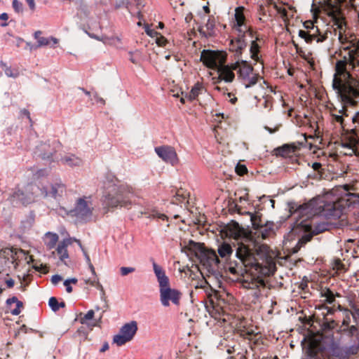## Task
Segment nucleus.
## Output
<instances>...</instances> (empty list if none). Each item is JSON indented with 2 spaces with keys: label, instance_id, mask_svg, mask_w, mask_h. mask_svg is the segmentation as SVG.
I'll return each instance as SVG.
<instances>
[{
  "label": "nucleus",
  "instance_id": "14",
  "mask_svg": "<svg viewBox=\"0 0 359 359\" xmlns=\"http://www.w3.org/2000/svg\"><path fill=\"white\" fill-rule=\"evenodd\" d=\"M250 36L252 39L250 47V57L253 60L258 62L259 60V53L260 50V46L258 44L259 39L255 32H253L252 36Z\"/></svg>",
  "mask_w": 359,
  "mask_h": 359
},
{
  "label": "nucleus",
  "instance_id": "4",
  "mask_svg": "<svg viewBox=\"0 0 359 359\" xmlns=\"http://www.w3.org/2000/svg\"><path fill=\"white\" fill-rule=\"evenodd\" d=\"M201 61L209 69H217L224 64L226 55L222 51L203 50L201 53Z\"/></svg>",
  "mask_w": 359,
  "mask_h": 359
},
{
  "label": "nucleus",
  "instance_id": "35",
  "mask_svg": "<svg viewBox=\"0 0 359 359\" xmlns=\"http://www.w3.org/2000/svg\"><path fill=\"white\" fill-rule=\"evenodd\" d=\"M121 273L122 276H126L127 274L135 271V268L133 267H121L120 269Z\"/></svg>",
  "mask_w": 359,
  "mask_h": 359
},
{
  "label": "nucleus",
  "instance_id": "51",
  "mask_svg": "<svg viewBox=\"0 0 359 359\" xmlns=\"http://www.w3.org/2000/svg\"><path fill=\"white\" fill-rule=\"evenodd\" d=\"M330 110H334L336 112V114H339V110L337 111L335 107H334L333 109H330Z\"/></svg>",
  "mask_w": 359,
  "mask_h": 359
},
{
  "label": "nucleus",
  "instance_id": "26",
  "mask_svg": "<svg viewBox=\"0 0 359 359\" xmlns=\"http://www.w3.org/2000/svg\"><path fill=\"white\" fill-rule=\"evenodd\" d=\"M76 210L81 214H86L89 212L86 201L83 199H80L78 202Z\"/></svg>",
  "mask_w": 359,
  "mask_h": 359
},
{
  "label": "nucleus",
  "instance_id": "34",
  "mask_svg": "<svg viewBox=\"0 0 359 359\" xmlns=\"http://www.w3.org/2000/svg\"><path fill=\"white\" fill-rule=\"evenodd\" d=\"M236 172L238 175H243L248 171L247 168L245 165L238 164L236 166Z\"/></svg>",
  "mask_w": 359,
  "mask_h": 359
},
{
  "label": "nucleus",
  "instance_id": "23",
  "mask_svg": "<svg viewBox=\"0 0 359 359\" xmlns=\"http://www.w3.org/2000/svg\"><path fill=\"white\" fill-rule=\"evenodd\" d=\"M330 114L333 117V120L340 124L343 123L344 116H347L344 107H342L341 109H339V114H336L334 110H330Z\"/></svg>",
  "mask_w": 359,
  "mask_h": 359
},
{
  "label": "nucleus",
  "instance_id": "12",
  "mask_svg": "<svg viewBox=\"0 0 359 359\" xmlns=\"http://www.w3.org/2000/svg\"><path fill=\"white\" fill-rule=\"evenodd\" d=\"M299 36L304 39L306 43H312L313 41L316 42H322L325 39V36L316 35V32L299 30Z\"/></svg>",
  "mask_w": 359,
  "mask_h": 359
},
{
  "label": "nucleus",
  "instance_id": "27",
  "mask_svg": "<svg viewBox=\"0 0 359 359\" xmlns=\"http://www.w3.org/2000/svg\"><path fill=\"white\" fill-rule=\"evenodd\" d=\"M215 26V24L214 20L208 19L207 23L202 29H205L206 34L211 35L214 31Z\"/></svg>",
  "mask_w": 359,
  "mask_h": 359
},
{
  "label": "nucleus",
  "instance_id": "37",
  "mask_svg": "<svg viewBox=\"0 0 359 359\" xmlns=\"http://www.w3.org/2000/svg\"><path fill=\"white\" fill-rule=\"evenodd\" d=\"M304 25L305 28L311 29L309 31L316 32H318V29L317 28L315 29L314 25H313V23L312 21H306L304 23Z\"/></svg>",
  "mask_w": 359,
  "mask_h": 359
},
{
  "label": "nucleus",
  "instance_id": "22",
  "mask_svg": "<svg viewBox=\"0 0 359 359\" xmlns=\"http://www.w3.org/2000/svg\"><path fill=\"white\" fill-rule=\"evenodd\" d=\"M218 253L221 257H226L231 255L232 248L230 244L223 243L218 248Z\"/></svg>",
  "mask_w": 359,
  "mask_h": 359
},
{
  "label": "nucleus",
  "instance_id": "20",
  "mask_svg": "<svg viewBox=\"0 0 359 359\" xmlns=\"http://www.w3.org/2000/svg\"><path fill=\"white\" fill-rule=\"evenodd\" d=\"M203 89V85L200 83H196L191 88V91L188 95H187V97L188 100L192 101L195 100L198 95L201 93Z\"/></svg>",
  "mask_w": 359,
  "mask_h": 359
},
{
  "label": "nucleus",
  "instance_id": "8",
  "mask_svg": "<svg viewBox=\"0 0 359 359\" xmlns=\"http://www.w3.org/2000/svg\"><path fill=\"white\" fill-rule=\"evenodd\" d=\"M137 330V325L135 321L126 323L121 328L119 333L114 337L113 342L118 346H122L133 338Z\"/></svg>",
  "mask_w": 359,
  "mask_h": 359
},
{
  "label": "nucleus",
  "instance_id": "46",
  "mask_svg": "<svg viewBox=\"0 0 359 359\" xmlns=\"http://www.w3.org/2000/svg\"><path fill=\"white\" fill-rule=\"evenodd\" d=\"M203 8L204 11H205L206 13H210V8H209V7H208V5L204 6L203 7Z\"/></svg>",
  "mask_w": 359,
  "mask_h": 359
},
{
  "label": "nucleus",
  "instance_id": "9",
  "mask_svg": "<svg viewBox=\"0 0 359 359\" xmlns=\"http://www.w3.org/2000/svg\"><path fill=\"white\" fill-rule=\"evenodd\" d=\"M155 151L161 158L172 165L177 164L179 162L177 154L173 147L169 146L158 147L155 148Z\"/></svg>",
  "mask_w": 359,
  "mask_h": 359
},
{
  "label": "nucleus",
  "instance_id": "17",
  "mask_svg": "<svg viewBox=\"0 0 359 359\" xmlns=\"http://www.w3.org/2000/svg\"><path fill=\"white\" fill-rule=\"evenodd\" d=\"M251 255L252 253L250 250L246 245L243 244H239L236 250V256L238 258L241 259L243 262H245L250 258Z\"/></svg>",
  "mask_w": 359,
  "mask_h": 359
},
{
  "label": "nucleus",
  "instance_id": "52",
  "mask_svg": "<svg viewBox=\"0 0 359 359\" xmlns=\"http://www.w3.org/2000/svg\"><path fill=\"white\" fill-rule=\"evenodd\" d=\"M236 100V97H234L233 99L231 100V102H233V103H234Z\"/></svg>",
  "mask_w": 359,
  "mask_h": 359
},
{
  "label": "nucleus",
  "instance_id": "21",
  "mask_svg": "<svg viewBox=\"0 0 359 359\" xmlns=\"http://www.w3.org/2000/svg\"><path fill=\"white\" fill-rule=\"evenodd\" d=\"M6 303L8 304H11L13 303H15L16 307L13 310L11 311V313L15 316H18L21 313L22 309L23 307V304L22 302L19 301L17 297H13L11 299H7Z\"/></svg>",
  "mask_w": 359,
  "mask_h": 359
},
{
  "label": "nucleus",
  "instance_id": "47",
  "mask_svg": "<svg viewBox=\"0 0 359 359\" xmlns=\"http://www.w3.org/2000/svg\"><path fill=\"white\" fill-rule=\"evenodd\" d=\"M7 285L9 287H11L13 286V280H8L7 281Z\"/></svg>",
  "mask_w": 359,
  "mask_h": 359
},
{
  "label": "nucleus",
  "instance_id": "48",
  "mask_svg": "<svg viewBox=\"0 0 359 359\" xmlns=\"http://www.w3.org/2000/svg\"><path fill=\"white\" fill-rule=\"evenodd\" d=\"M188 100V98L187 97V95L185 97H182L181 99H180V102L182 103V104H184L185 103V100Z\"/></svg>",
  "mask_w": 359,
  "mask_h": 359
},
{
  "label": "nucleus",
  "instance_id": "19",
  "mask_svg": "<svg viewBox=\"0 0 359 359\" xmlns=\"http://www.w3.org/2000/svg\"><path fill=\"white\" fill-rule=\"evenodd\" d=\"M90 269L91 271V276L88 278H85L84 281L86 285H90V286H95L98 287L100 286V282L99 278L97 277V275L95 273V268L93 266L90 264Z\"/></svg>",
  "mask_w": 359,
  "mask_h": 359
},
{
  "label": "nucleus",
  "instance_id": "54",
  "mask_svg": "<svg viewBox=\"0 0 359 359\" xmlns=\"http://www.w3.org/2000/svg\"><path fill=\"white\" fill-rule=\"evenodd\" d=\"M215 89L217 90H220L219 87H218V86L215 87Z\"/></svg>",
  "mask_w": 359,
  "mask_h": 359
},
{
  "label": "nucleus",
  "instance_id": "3",
  "mask_svg": "<svg viewBox=\"0 0 359 359\" xmlns=\"http://www.w3.org/2000/svg\"><path fill=\"white\" fill-rule=\"evenodd\" d=\"M153 267L159 283L161 301L163 305L165 306H169V301H172L175 304H178L180 293L175 290L170 288L168 278L161 266L154 263Z\"/></svg>",
  "mask_w": 359,
  "mask_h": 359
},
{
  "label": "nucleus",
  "instance_id": "56",
  "mask_svg": "<svg viewBox=\"0 0 359 359\" xmlns=\"http://www.w3.org/2000/svg\"><path fill=\"white\" fill-rule=\"evenodd\" d=\"M324 210H330V209L328 207H327V208H325Z\"/></svg>",
  "mask_w": 359,
  "mask_h": 359
},
{
  "label": "nucleus",
  "instance_id": "39",
  "mask_svg": "<svg viewBox=\"0 0 359 359\" xmlns=\"http://www.w3.org/2000/svg\"><path fill=\"white\" fill-rule=\"evenodd\" d=\"M62 280V277L60 275H54L51 278V283L53 285H57L59 282H60Z\"/></svg>",
  "mask_w": 359,
  "mask_h": 359
},
{
  "label": "nucleus",
  "instance_id": "32",
  "mask_svg": "<svg viewBox=\"0 0 359 359\" xmlns=\"http://www.w3.org/2000/svg\"><path fill=\"white\" fill-rule=\"evenodd\" d=\"M48 304L50 307L52 309V310L55 311L59 309L58 302L55 297H50L48 301Z\"/></svg>",
  "mask_w": 359,
  "mask_h": 359
},
{
  "label": "nucleus",
  "instance_id": "57",
  "mask_svg": "<svg viewBox=\"0 0 359 359\" xmlns=\"http://www.w3.org/2000/svg\"><path fill=\"white\" fill-rule=\"evenodd\" d=\"M273 359H279L277 356H275Z\"/></svg>",
  "mask_w": 359,
  "mask_h": 359
},
{
  "label": "nucleus",
  "instance_id": "16",
  "mask_svg": "<svg viewBox=\"0 0 359 359\" xmlns=\"http://www.w3.org/2000/svg\"><path fill=\"white\" fill-rule=\"evenodd\" d=\"M349 353L348 351L339 348H334L328 354L327 359H348Z\"/></svg>",
  "mask_w": 359,
  "mask_h": 359
},
{
  "label": "nucleus",
  "instance_id": "42",
  "mask_svg": "<svg viewBox=\"0 0 359 359\" xmlns=\"http://www.w3.org/2000/svg\"><path fill=\"white\" fill-rule=\"evenodd\" d=\"M27 2L28 3L29 7L32 8V9H34V7H35V4H34V0H26Z\"/></svg>",
  "mask_w": 359,
  "mask_h": 359
},
{
  "label": "nucleus",
  "instance_id": "30",
  "mask_svg": "<svg viewBox=\"0 0 359 359\" xmlns=\"http://www.w3.org/2000/svg\"><path fill=\"white\" fill-rule=\"evenodd\" d=\"M322 297L325 298L327 302L331 304L334 301V296L332 291L326 290L322 293Z\"/></svg>",
  "mask_w": 359,
  "mask_h": 359
},
{
  "label": "nucleus",
  "instance_id": "40",
  "mask_svg": "<svg viewBox=\"0 0 359 359\" xmlns=\"http://www.w3.org/2000/svg\"><path fill=\"white\" fill-rule=\"evenodd\" d=\"M311 237L312 236L311 235H306V236L302 237V239L299 241L298 245H302V244L306 243V242L310 241L311 239Z\"/></svg>",
  "mask_w": 359,
  "mask_h": 359
},
{
  "label": "nucleus",
  "instance_id": "44",
  "mask_svg": "<svg viewBox=\"0 0 359 359\" xmlns=\"http://www.w3.org/2000/svg\"><path fill=\"white\" fill-rule=\"evenodd\" d=\"M8 18V14L6 13H4L1 14V15H0V19H1V20H7Z\"/></svg>",
  "mask_w": 359,
  "mask_h": 359
},
{
  "label": "nucleus",
  "instance_id": "45",
  "mask_svg": "<svg viewBox=\"0 0 359 359\" xmlns=\"http://www.w3.org/2000/svg\"><path fill=\"white\" fill-rule=\"evenodd\" d=\"M352 120L353 122H355L357 121H359V112L357 113L353 118Z\"/></svg>",
  "mask_w": 359,
  "mask_h": 359
},
{
  "label": "nucleus",
  "instance_id": "49",
  "mask_svg": "<svg viewBox=\"0 0 359 359\" xmlns=\"http://www.w3.org/2000/svg\"><path fill=\"white\" fill-rule=\"evenodd\" d=\"M158 27L160 28V29H163L164 27V24L162 22H158Z\"/></svg>",
  "mask_w": 359,
  "mask_h": 359
},
{
  "label": "nucleus",
  "instance_id": "41",
  "mask_svg": "<svg viewBox=\"0 0 359 359\" xmlns=\"http://www.w3.org/2000/svg\"><path fill=\"white\" fill-rule=\"evenodd\" d=\"M276 8L277 11L279 13H280L281 15H283L284 16L286 15L287 11H286L285 8H282V7H278V6H276Z\"/></svg>",
  "mask_w": 359,
  "mask_h": 359
},
{
  "label": "nucleus",
  "instance_id": "53",
  "mask_svg": "<svg viewBox=\"0 0 359 359\" xmlns=\"http://www.w3.org/2000/svg\"><path fill=\"white\" fill-rule=\"evenodd\" d=\"M170 55H166V56H165V59H166V60H169V59H170Z\"/></svg>",
  "mask_w": 359,
  "mask_h": 359
},
{
  "label": "nucleus",
  "instance_id": "33",
  "mask_svg": "<svg viewBox=\"0 0 359 359\" xmlns=\"http://www.w3.org/2000/svg\"><path fill=\"white\" fill-rule=\"evenodd\" d=\"M156 43L159 46H165L168 41L167 39L162 35L159 34L156 39H155Z\"/></svg>",
  "mask_w": 359,
  "mask_h": 359
},
{
  "label": "nucleus",
  "instance_id": "10",
  "mask_svg": "<svg viewBox=\"0 0 359 359\" xmlns=\"http://www.w3.org/2000/svg\"><path fill=\"white\" fill-rule=\"evenodd\" d=\"M248 234L246 229L241 227L238 223L234 222H231L226 227V236L233 239L247 238Z\"/></svg>",
  "mask_w": 359,
  "mask_h": 359
},
{
  "label": "nucleus",
  "instance_id": "50",
  "mask_svg": "<svg viewBox=\"0 0 359 359\" xmlns=\"http://www.w3.org/2000/svg\"><path fill=\"white\" fill-rule=\"evenodd\" d=\"M108 349V345L107 344H105L104 345V346L101 349V351H104L105 350Z\"/></svg>",
  "mask_w": 359,
  "mask_h": 359
},
{
  "label": "nucleus",
  "instance_id": "38",
  "mask_svg": "<svg viewBox=\"0 0 359 359\" xmlns=\"http://www.w3.org/2000/svg\"><path fill=\"white\" fill-rule=\"evenodd\" d=\"M13 256V252L10 249H4V250H2L0 251V257H8V256Z\"/></svg>",
  "mask_w": 359,
  "mask_h": 359
},
{
  "label": "nucleus",
  "instance_id": "36",
  "mask_svg": "<svg viewBox=\"0 0 359 359\" xmlns=\"http://www.w3.org/2000/svg\"><path fill=\"white\" fill-rule=\"evenodd\" d=\"M13 6L17 12H20L22 10V4L18 0L13 1Z\"/></svg>",
  "mask_w": 359,
  "mask_h": 359
},
{
  "label": "nucleus",
  "instance_id": "29",
  "mask_svg": "<svg viewBox=\"0 0 359 359\" xmlns=\"http://www.w3.org/2000/svg\"><path fill=\"white\" fill-rule=\"evenodd\" d=\"M77 282L78 280L76 278H68L64 281V285L66 287V290L68 293H71L72 292V287L71 285H75Z\"/></svg>",
  "mask_w": 359,
  "mask_h": 359
},
{
  "label": "nucleus",
  "instance_id": "2",
  "mask_svg": "<svg viewBox=\"0 0 359 359\" xmlns=\"http://www.w3.org/2000/svg\"><path fill=\"white\" fill-rule=\"evenodd\" d=\"M323 9L328 15H332L335 18L334 25L336 26L334 32L338 34V38L341 43L346 44L350 43L351 46H344V49L357 48L359 50V39L353 34L351 30L347 27L344 18L341 17H337L336 13L338 12L337 4L332 5L331 2L327 1V3L323 6Z\"/></svg>",
  "mask_w": 359,
  "mask_h": 359
},
{
  "label": "nucleus",
  "instance_id": "31",
  "mask_svg": "<svg viewBox=\"0 0 359 359\" xmlns=\"http://www.w3.org/2000/svg\"><path fill=\"white\" fill-rule=\"evenodd\" d=\"M144 30L147 34L151 38L156 39L160 34L154 29H152L148 25H144Z\"/></svg>",
  "mask_w": 359,
  "mask_h": 359
},
{
  "label": "nucleus",
  "instance_id": "24",
  "mask_svg": "<svg viewBox=\"0 0 359 359\" xmlns=\"http://www.w3.org/2000/svg\"><path fill=\"white\" fill-rule=\"evenodd\" d=\"M46 243L49 248H53L58 241V236L56 233L48 232L46 234Z\"/></svg>",
  "mask_w": 359,
  "mask_h": 359
},
{
  "label": "nucleus",
  "instance_id": "28",
  "mask_svg": "<svg viewBox=\"0 0 359 359\" xmlns=\"http://www.w3.org/2000/svg\"><path fill=\"white\" fill-rule=\"evenodd\" d=\"M94 315L95 313L93 310L88 311L83 317H81V323L82 324H88L89 321L93 320Z\"/></svg>",
  "mask_w": 359,
  "mask_h": 359
},
{
  "label": "nucleus",
  "instance_id": "13",
  "mask_svg": "<svg viewBox=\"0 0 359 359\" xmlns=\"http://www.w3.org/2000/svg\"><path fill=\"white\" fill-rule=\"evenodd\" d=\"M74 241L77 242L79 244V245L81 246V243H80L79 241H78V240H76L75 238H72L64 240L58 245V247L57 248V254L60 256V259L62 261H64L65 259L68 258V253H67V246L69 245L72 244V243Z\"/></svg>",
  "mask_w": 359,
  "mask_h": 359
},
{
  "label": "nucleus",
  "instance_id": "25",
  "mask_svg": "<svg viewBox=\"0 0 359 359\" xmlns=\"http://www.w3.org/2000/svg\"><path fill=\"white\" fill-rule=\"evenodd\" d=\"M0 68L4 72V74L8 77H16L18 75V71L13 70L11 67L7 66L6 64L1 62Z\"/></svg>",
  "mask_w": 359,
  "mask_h": 359
},
{
  "label": "nucleus",
  "instance_id": "43",
  "mask_svg": "<svg viewBox=\"0 0 359 359\" xmlns=\"http://www.w3.org/2000/svg\"><path fill=\"white\" fill-rule=\"evenodd\" d=\"M321 167V164L319 163H313L312 165V168L315 170H318Z\"/></svg>",
  "mask_w": 359,
  "mask_h": 359
},
{
  "label": "nucleus",
  "instance_id": "6",
  "mask_svg": "<svg viewBox=\"0 0 359 359\" xmlns=\"http://www.w3.org/2000/svg\"><path fill=\"white\" fill-rule=\"evenodd\" d=\"M238 65L234 63L231 65H222L217 69L218 76H212V72H209L208 76L211 78L213 84L219 83L221 81L231 83L235 79L233 70L237 69Z\"/></svg>",
  "mask_w": 359,
  "mask_h": 359
},
{
  "label": "nucleus",
  "instance_id": "15",
  "mask_svg": "<svg viewBox=\"0 0 359 359\" xmlns=\"http://www.w3.org/2000/svg\"><path fill=\"white\" fill-rule=\"evenodd\" d=\"M34 37L37 40V46H46L50 45L51 43L55 45L57 44L58 41L57 39L54 37H50L49 39L41 36V32L37 31L34 33Z\"/></svg>",
  "mask_w": 359,
  "mask_h": 359
},
{
  "label": "nucleus",
  "instance_id": "55",
  "mask_svg": "<svg viewBox=\"0 0 359 359\" xmlns=\"http://www.w3.org/2000/svg\"><path fill=\"white\" fill-rule=\"evenodd\" d=\"M311 147H312L311 144H309V149H312Z\"/></svg>",
  "mask_w": 359,
  "mask_h": 359
},
{
  "label": "nucleus",
  "instance_id": "7",
  "mask_svg": "<svg viewBox=\"0 0 359 359\" xmlns=\"http://www.w3.org/2000/svg\"><path fill=\"white\" fill-rule=\"evenodd\" d=\"M238 65L239 78L241 79L245 88L255 85L258 80V76L253 72V68L246 61L236 62Z\"/></svg>",
  "mask_w": 359,
  "mask_h": 359
},
{
  "label": "nucleus",
  "instance_id": "5",
  "mask_svg": "<svg viewBox=\"0 0 359 359\" xmlns=\"http://www.w3.org/2000/svg\"><path fill=\"white\" fill-rule=\"evenodd\" d=\"M245 10L244 6H238L235 8L232 29L238 34H247L248 36H252L254 31L247 25Z\"/></svg>",
  "mask_w": 359,
  "mask_h": 359
},
{
  "label": "nucleus",
  "instance_id": "1",
  "mask_svg": "<svg viewBox=\"0 0 359 359\" xmlns=\"http://www.w3.org/2000/svg\"><path fill=\"white\" fill-rule=\"evenodd\" d=\"M347 64L352 68L359 64V50L351 49L347 56L345 55L343 60L337 62L332 83L334 89L340 95L342 101L345 104H353V98L359 90V81L353 78L347 72Z\"/></svg>",
  "mask_w": 359,
  "mask_h": 359
},
{
  "label": "nucleus",
  "instance_id": "11",
  "mask_svg": "<svg viewBox=\"0 0 359 359\" xmlns=\"http://www.w3.org/2000/svg\"><path fill=\"white\" fill-rule=\"evenodd\" d=\"M248 34H238V37L236 39L231 40L229 43V50L237 54H241L246 46V42L244 39V36Z\"/></svg>",
  "mask_w": 359,
  "mask_h": 359
},
{
  "label": "nucleus",
  "instance_id": "18",
  "mask_svg": "<svg viewBox=\"0 0 359 359\" xmlns=\"http://www.w3.org/2000/svg\"><path fill=\"white\" fill-rule=\"evenodd\" d=\"M297 148H299V144H296L295 143L287 144L279 147L277 151L282 156H288L291 153L294 152Z\"/></svg>",
  "mask_w": 359,
  "mask_h": 359
}]
</instances>
